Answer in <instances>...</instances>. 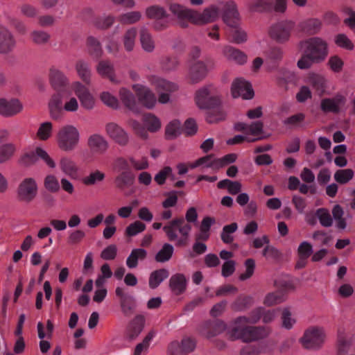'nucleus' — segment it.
<instances>
[{
	"label": "nucleus",
	"instance_id": "18",
	"mask_svg": "<svg viewBox=\"0 0 355 355\" xmlns=\"http://www.w3.org/2000/svg\"><path fill=\"white\" fill-rule=\"evenodd\" d=\"M231 91L234 98L242 97L243 99H251L254 96L251 85L243 78H236L232 83Z\"/></svg>",
	"mask_w": 355,
	"mask_h": 355
},
{
	"label": "nucleus",
	"instance_id": "17",
	"mask_svg": "<svg viewBox=\"0 0 355 355\" xmlns=\"http://www.w3.org/2000/svg\"><path fill=\"white\" fill-rule=\"evenodd\" d=\"M16 44L17 41L13 33L5 26L0 25V53H11Z\"/></svg>",
	"mask_w": 355,
	"mask_h": 355
},
{
	"label": "nucleus",
	"instance_id": "56",
	"mask_svg": "<svg viewBox=\"0 0 355 355\" xmlns=\"http://www.w3.org/2000/svg\"><path fill=\"white\" fill-rule=\"evenodd\" d=\"M285 300L284 294L282 291L268 293L264 299V304L268 306L280 304Z\"/></svg>",
	"mask_w": 355,
	"mask_h": 355
},
{
	"label": "nucleus",
	"instance_id": "42",
	"mask_svg": "<svg viewBox=\"0 0 355 355\" xmlns=\"http://www.w3.org/2000/svg\"><path fill=\"white\" fill-rule=\"evenodd\" d=\"M137 30L135 27L128 28L123 37V43L127 51H132L134 49Z\"/></svg>",
	"mask_w": 355,
	"mask_h": 355
},
{
	"label": "nucleus",
	"instance_id": "25",
	"mask_svg": "<svg viewBox=\"0 0 355 355\" xmlns=\"http://www.w3.org/2000/svg\"><path fill=\"white\" fill-rule=\"evenodd\" d=\"M207 73L206 64L202 61H196L191 64L189 78L193 83H197L204 79Z\"/></svg>",
	"mask_w": 355,
	"mask_h": 355
},
{
	"label": "nucleus",
	"instance_id": "24",
	"mask_svg": "<svg viewBox=\"0 0 355 355\" xmlns=\"http://www.w3.org/2000/svg\"><path fill=\"white\" fill-rule=\"evenodd\" d=\"M22 105L17 99L8 101L0 98V114L4 116H11L20 112Z\"/></svg>",
	"mask_w": 355,
	"mask_h": 355
},
{
	"label": "nucleus",
	"instance_id": "30",
	"mask_svg": "<svg viewBox=\"0 0 355 355\" xmlns=\"http://www.w3.org/2000/svg\"><path fill=\"white\" fill-rule=\"evenodd\" d=\"M169 276L167 269L161 268L153 271L149 276L148 284L151 289L157 288L160 284Z\"/></svg>",
	"mask_w": 355,
	"mask_h": 355
},
{
	"label": "nucleus",
	"instance_id": "6",
	"mask_svg": "<svg viewBox=\"0 0 355 355\" xmlns=\"http://www.w3.org/2000/svg\"><path fill=\"white\" fill-rule=\"evenodd\" d=\"M248 323L237 324L234 320L227 330V334L232 340L241 339L243 342L249 343L267 337L270 329L265 327L247 326Z\"/></svg>",
	"mask_w": 355,
	"mask_h": 355
},
{
	"label": "nucleus",
	"instance_id": "53",
	"mask_svg": "<svg viewBox=\"0 0 355 355\" xmlns=\"http://www.w3.org/2000/svg\"><path fill=\"white\" fill-rule=\"evenodd\" d=\"M315 216L318 218L322 226L331 227L333 224L332 218L327 209L319 208L315 211Z\"/></svg>",
	"mask_w": 355,
	"mask_h": 355
},
{
	"label": "nucleus",
	"instance_id": "7",
	"mask_svg": "<svg viewBox=\"0 0 355 355\" xmlns=\"http://www.w3.org/2000/svg\"><path fill=\"white\" fill-rule=\"evenodd\" d=\"M58 145L64 151H71L79 141L78 129L71 125L61 128L57 135Z\"/></svg>",
	"mask_w": 355,
	"mask_h": 355
},
{
	"label": "nucleus",
	"instance_id": "57",
	"mask_svg": "<svg viewBox=\"0 0 355 355\" xmlns=\"http://www.w3.org/2000/svg\"><path fill=\"white\" fill-rule=\"evenodd\" d=\"M61 170L69 176H74L76 174L77 168L75 163L69 158L64 157L60 160Z\"/></svg>",
	"mask_w": 355,
	"mask_h": 355
},
{
	"label": "nucleus",
	"instance_id": "28",
	"mask_svg": "<svg viewBox=\"0 0 355 355\" xmlns=\"http://www.w3.org/2000/svg\"><path fill=\"white\" fill-rule=\"evenodd\" d=\"M119 96L123 104L133 112H139L137 103L135 95L130 90L121 88L119 91Z\"/></svg>",
	"mask_w": 355,
	"mask_h": 355
},
{
	"label": "nucleus",
	"instance_id": "64",
	"mask_svg": "<svg viewBox=\"0 0 355 355\" xmlns=\"http://www.w3.org/2000/svg\"><path fill=\"white\" fill-rule=\"evenodd\" d=\"M146 229V225L139 220L130 224L125 230V234L128 236H134L142 232Z\"/></svg>",
	"mask_w": 355,
	"mask_h": 355
},
{
	"label": "nucleus",
	"instance_id": "5",
	"mask_svg": "<svg viewBox=\"0 0 355 355\" xmlns=\"http://www.w3.org/2000/svg\"><path fill=\"white\" fill-rule=\"evenodd\" d=\"M300 45L304 49V54L297 61V67L301 69H309L313 63L322 62L328 55L327 43L320 37H311L300 42Z\"/></svg>",
	"mask_w": 355,
	"mask_h": 355
},
{
	"label": "nucleus",
	"instance_id": "52",
	"mask_svg": "<svg viewBox=\"0 0 355 355\" xmlns=\"http://www.w3.org/2000/svg\"><path fill=\"white\" fill-rule=\"evenodd\" d=\"M272 0H254L250 6L252 12H266L272 9Z\"/></svg>",
	"mask_w": 355,
	"mask_h": 355
},
{
	"label": "nucleus",
	"instance_id": "4",
	"mask_svg": "<svg viewBox=\"0 0 355 355\" xmlns=\"http://www.w3.org/2000/svg\"><path fill=\"white\" fill-rule=\"evenodd\" d=\"M197 219L196 209L190 207L187 209L184 218L183 217L173 218L163 227V231L170 241H176L178 246L185 245L192 229L190 223L196 222Z\"/></svg>",
	"mask_w": 355,
	"mask_h": 355
},
{
	"label": "nucleus",
	"instance_id": "58",
	"mask_svg": "<svg viewBox=\"0 0 355 355\" xmlns=\"http://www.w3.org/2000/svg\"><path fill=\"white\" fill-rule=\"evenodd\" d=\"M335 44L340 48L352 51L353 50L354 45L353 42L348 38V37L344 33H340L335 36L334 38Z\"/></svg>",
	"mask_w": 355,
	"mask_h": 355
},
{
	"label": "nucleus",
	"instance_id": "32",
	"mask_svg": "<svg viewBox=\"0 0 355 355\" xmlns=\"http://www.w3.org/2000/svg\"><path fill=\"white\" fill-rule=\"evenodd\" d=\"M139 40L141 47L146 52L151 53L155 45L152 35L146 28H141L139 32Z\"/></svg>",
	"mask_w": 355,
	"mask_h": 355
},
{
	"label": "nucleus",
	"instance_id": "31",
	"mask_svg": "<svg viewBox=\"0 0 355 355\" xmlns=\"http://www.w3.org/2000/svg\"><path fill=\"white\" fill-rule=\"evenodd\" d=\"M144 318L141 315H136L131 321L128 332V337L130 340L135 339L141 332L144 328Z\"/></svg>",
	"mask_w": 355,
	"mask_h": 355
},
{
	"label": "nucleus",
	"instance_id": "44",
	"mask_svg": "<svg viewBox=\"0 0 355 355\" xmlns=\"http://www.w3.org/2000/svg\"><path fill=\"white\" fill-rule=\"evenodd\" d=\"M87 47L89 55L95 58L98 59L103 53L100 42L94 37L89 36L87 39Z\"/></svg>",
	"mask_w": 355,
	"mask_h": 355
},
{
	"label": "nucleus",
	"instance_id": "37",
	"mask_svg": "<svg viewBox=\"0 0 355 355\" xmlns=\"http://www.w3.org/2000/svg\"><path fill=\"white\" fill-rule=\"evenodd\" d=\"M228 35L231 41L236 44H241L247 40L246 33L239 27V23L236 24L234 26H229Z\"/></svg>",
	"mask_w": 355,
	"mask_h": 355
},
{
	"label": "nucleus",
	"instance_id": "38",
	"mask_svg": "<svg viewBox=\"0 0 355 355\" xmlns=\"http://www.w3.org/2000/svg\"><path fill=\"white\" fill-rule=\"evenodd\" d=\"M263 313V307H258L252 310L249 317L239 316L234 320L237 324L239 323H252L255 324L262 318Z\"/></svg>",
	"mask_w": 355,
	"mask_h": 355
},
{
	"label": "nucleus",
	"instance_id": "3",
	"mask_svg": "<svg viewBox=\"0 0 355 355\" xmlns=\"http://www.w3.org/2000/svg\"><path fill=\"white\" fill-rule=\"evenodd\" d=\"M195 100L200 109L209 110L206 117L208 123H216L225 119L226 114L221 106L220 99L213 85H206L197 90Z\"/></svg>",
	"mask_w": 355,
	"mask_h": 355
},
{
	"label": "nucleus",
	"instance_id": "19",
	"mask_svg": "<svg viewBox=\"0 0 355 355\" xmlns=\"http://www.w3.org/2000/svg\"><path fill=\"white\" fill-rule=\"evenodd\" d=\"M107 135L121 146H126L129 142L128 133L115 123H109L105 126Z\"/></svg>",
	"mask_w": 355,
	"mask_h": 355
},
{
	"label": "nucleus",
	"instance_id": "2",
	"mask_svg": "<svg viewBox=\"0 0 355 355\" xmlns=\"http://www.w3.org/2000/svg\"><path fill=\"white\" fill-rule=\"evenodd\" d=\"M49 81L55 90L49 102V112L53 119L58 120L62 115V100L71 94L69 80L62 71L51 68L49 71Z\"/></svg>",
	"mask_w": 355,
	"mask_h": 355
},
{
	"label": "nucleus",
	"instance_id": "21",
	"mask_svg": "<svg viewBox=\"0 0 355 355\" xmlns=\"http://www.w3.org/2000/svg\"><path fill=\"white\" fill-rule=\"evenodd\" d=\"M221 10L223 20L228 26H234L236 24L239 23V13L234 1L226 2L221 7Z\"/></svg>",
	"mask_w": 355,
	"mask_h": 355
},
{
	"label": "nucleus",
	"instance_id": "1",
	"mask_svg": "<svg viewBox=\"0 0 355 355\" xmlns=\"http://www.w3.org/2000/svg\"><path fill=\"white\" fill-rule=\"evenodd\" d=\"M221 8L212 5L199 12L182 5L172 3L169 5V10L177 18L179 25L185 28L188 23L205 24L214 21L219 16Z\"/></svg>",
	"mask_w": 355,
	"mask_h": 355
},
{
	"label": "nucleus",
	"instance_id": "9",
	"mask_svg": "<svg viewBox=\"0 0 355 355\" xmlns=\"http://www.w3.org/2000/svg\"><path fill=\"white\" fill-rule=\"evenodd\" d=\"M38 186L35 179L26 178L18 185L17 197L19 202L30 203L36 198Z\"/></svg>",
	"mask_w": 355,
	"mask_h": 355
},
{
	"label": "nucleus",
	"instance_id": "59",
	"mask_svg": "<svg viewBox=\"0 0 355 355\" xmlns=\"http://www.w3.org/2000/svg\"><path fill=\"white\" fill-rule=\"evenodd\" d=\"M262 255L267 259L277 261L282 257V253L274 246L267 245L262 251Z\"/></svg>",
	"mask_w": 355,
	"mask_h": 355
},
{
	"label": "nucleus",
	"instance_id": "61",
	"mask_svg": "<svg viewBox=\"0 0 355 355\" xmlns=\"http://www.w3.org/2000/svg\"><path fill=\"white\" fill-rule=\"evenodd\" d=\"M104 178L105 174L98 170H96L92 172L89 175L85 177L83 179V182L85 185L91 186L103 181Z\"/></svg>",
	"mask_w": 355,
	"mask_h": 355
},
{
	"label": "nucleus",
	"instance_id": "45",
	"mask_svg": "<svg viewBox=\"0 0 355 355\" xmlns=\"http://www.w3.org/2000/svg\"><path fill=\"white\" fill-rule=\"evenodd\" d=\"M309 83L319 95H322L324 93L326 81L323 76L315 73L311 74L309 77Z\"/></svg>",
	"mask_w": 355,
	"mask_h": 355
},
{
	"label": "nucleus",
	"instance_id": "8",
	"mask_svg": "<svg viewBox=\"0 0 355 355\" xmlns=\"http://www.w3.org/2000/svg\"><path fill=\"white\" fill-rule=\"evenodd\" d=\"M325 334L319 327H311L306 329L303 336L300 339L302 347L306 349L318 350L324 343Z\"/></svg>",
	"mask_w": 355,
	"mask_h": 355
},
{
	"label": "nucleus",
	"instance_id": "62",
	"mask_svg": "<svg viewBox=\"0 0 355 355\" xmlns=\"http://www.w3.org/2000/svg\"><path fill=\"white\" fill-rule=\"evenodd\" d=\"M213 155L204 156L197 159L195 162L191 164L189 166L191 168H194L202 165H204L206 167H214L217 166V163L215 162V159H213Z\"/></svg>",
	"mask_w": 355,
	"mask_h": 355
},
{
	"label": "nucleus",
	"instance_id": "49",
	"mask_svg": "<svg viewBox=\"0 0 355 355\" xmlns=\"http://www.w3.org/2000/svg\"><path fill=\"white\" fill-rule=\"evenodd\" d=\"M142 119L144 124L148 127V130L150 132H156L161 128L159 119L153 114H144Z\"/></svg>",
	"mask_w": 355,
	"mask_h": 355
},
{
	"label": "nucleus",
	"instance_id": "63",
	"mask_svg": "<svg viewBox=\"0 0 355 355\" xmlns=\"http://www.w3.org/2000/svg\"><path fill=\"white\" fill-rule=\"evenodd\" d=\"M31 36L33 42L37 44H44L49 42L51 37V35L44 31H33Z\"/></svg>",
	"mask_w": 355,
	"mask_h": 355
},
{
	"label": "nucleus",
	"instance_id": "41",
	"mask_svg": "<svg viewBox=\"0 0 355 355\" xmlns=\"http://www.w3.org/2000/svg\"><path fill=\"white\" fill-rule=\"evenodd\" d=\"M277 79L279 84L282 85L285 84H296L298 77L294 71L286 69H282L279 71Z\"/></svg>",
	"mask_w": 355,
	"mask_h": 355
},
{
	"label": "nucleus",
	"instance_id": "27",
	"mask_svg": "<svg viewBox=\"0 0 355 355\" xmlns=\"http://www.w3.org/2000/svg\"><path fill=\"white\" fill-rule=\"evenodd\" d=\"M97 72L103 77L108 78L112 83H116L113 64L109 60H101L96 67Z\"/></svg>",
	"mask_w": 355,
	"mask_h": 355
},
{
	"label": "nucleus",
	"instance_id": "51",
	"mask_svg": "<svg viewBox=\"0 0 355 355\" xmlns=\"http://www.w3.org/2000/svg\"><path fill=\"white\" fill-rule=\"evenodd\" d=\"M173 251L174 248L172 245L165 243L155 255V260L160 263L168 261L171 258Z\"/></svg>",
	"mask_w": 355,
	"mask_h": 355
},
{
	"label": "nucleus",
	"instance_id": "29",
	"mask_svg": "<svg viewBox=\"0 0 355 355\" xmlns=\"http://www.w3.org/2000/svg\"><path fill=\"white\" fill-rule=\"evenodd\" d=\"M223 54L228 60L239 64H243L247 61V55L245 53L231 46H225Z\"/></svg>",
	"mask_w": 355,
	"mask_h": 355
},
{
	"label": "nucleus",
	"instance_id": "39",
	"mask_svg": "<svg viewBox=\"0 0 355 355\" xmlns=\"http://www.w3.org/2000/svg\"><path fill=\"white\" fill-rule=\"evenodd\" d=\"M178 58L175 55H165L161 58L159 61L162 71L169 72L175 71L179 65Z\"/></svg>",
	"mask_w": 355,
	"mask_h": 355
},
{
	"label": "nucleus",
	"instance_id": "20",
	"mask_svg": "<svg viewBox=\"0 0 355 355\" xmlns=\"http://www.w3.org/2000/svg\"><path fill=\"white\" fill-rule=\"evenodd\" d=\"M136 92L139 101L148 109H152L156 103L154 94L146 87L136 84L132 86Z\"/></svg>",
	"mask_w": 355,
	"mask_h": 355
},
{
	"label": "nucleus",
	"instance_id": "23",
	"mask_svg": "<svg viewBox=\"0 0 355 355\" xmlns=\"http://www.w3.org/2000/svg\"><path fill=\"white\" fill-rule=\"evenodd\" d=\"M87 146L92 153L98 155L104 154L109 148V144L106 139L99 134H93L89 136Z\"/></svg>",
	"mask_w": 355,
	"mask_h": 355
},
{
	"label": "nucleus",
	"instance_id": "36",
	"mask_svg": "<svg viewBox=\"0 0 355 355\" xmlns=\"http://www.w3.org/2000/svg\"><path fill=\"white\" fill-rule=\"evenodd\" d=\"M147 252L144 249L137 248L131 251L130 255L126 259V265L129 268H135L138 265L139 260L146 259Z\"/></svg>",
	"mask_w": 355,
	"mask_h": 355
},
{
	"label": "nucleus",
	"instance_id": "15",
	"mask_svg": "<svg viewBox=\"0 0 355 355\" xmlns=\"http://www.w3.org/2000/svg\"><path fill=\"white\" fill-rule=\"evenodd\" d=\"M347 103V98L341 94H336L333 98H324L321 100L320 109L324 113L331 112L338 114Z\"/></svg>",
	"mask_w": 355,
	"mask_h": 355
},
{
	"label": "nucleus",
	"instance_id": "40",
	"mask_svg": "<svg viewBox=\"0 0 355 355\" xmlns=\"http://www.w3.org/2000/svg\"><path fill=\"white\" fill-rule=\"evenodd\" d=\"M322 26L321 21L318 19H309L301 24V29L308 35L318 33Z\"/></svg>",
	"mask_w": 355,
	"mask_h": 355
},
{
	"label": "nucleus",
	"instance_id": "54",
	"mask_svg": "<svg viewBox=\"0 0 355 355\" xmlns=\"http://www.w3.org/2000/svg\"><path fill=\"white\" fill-rule=\"evenodd\" d=\"M53 125L51 122H44L40 124L37 137L42 141H46L51 137L52 135Z\"/></svg>",
	"mask_w": 355,
	"mask_h": 355
},
{
	"label": "nucleus",
	"instance_id": "13",
	"mask_svg": "<svg viewBox=\"0 0 355 355\" xmlns=\"http://www.w3.org/2000/svg\"><path fill=\"white\" fill-rule=\"evenodd\" d=\"M71 88L83 108L91 110L94 107L95 98L85 85L79 81H76L72 83Z\"/></svg>",
	"mask_w": 355,
	"mask_h": 355
},
{
	"label": "nucleus",
	"instance_id": "48",
	"mask_svg": "<svg viewBox=\"0 0 355 355\" xmlns=\"http://www.w3.org/2000/svg\"><path fill=\"white\" fill-rule=\"evenodd\" d=\"M238 225L236 223H232L230 225H226L223 227L220 234V239L225 244H230L234 241V236L232 234L237 230Z\"/></svg>",
	"mask_w": 355,
	"mask_h": 355
},
{
	"label": "nucleus",
	"instance_id": "11",
	"mask_svg": "<svg viewBox=\"0 0 355 355\" xmlns=\"http://www.w3.org/2000/svg\"><path fill=\"white\" fill-rule=\"evenodd\" d=\"M146 15L148 19H154L153 28L157 31H163L168 26V14L164 8L153 5L146 9Z\"/></svg>",
	"mask_w": 355,
	"mask_h": 355
},
{
	"label": "nucleus",
	"instance_id": "47",
	"mask_svg": "<svg viewBox=\"0 0 355 355\" xmlns=\"http://www.w3.org/2000/svg\"><path fill=\"white\" fill-rule=\"evenodd\" d=\"M354 172L351 168L338 169L334 175V178L340 184H345L354 178Z\"/></svg>",
	"mask_w": 355,
	"mask_h": 355
},
{
	"label": "nucleus",
	"instance_id": "33",
	"mask_svg": "<svg viewBox=\"0 0 355 355\" xmlns=\"http://www.w3.org/2000/svg\"><path fill=\"white\" fill-rule=\"evenodd\" d=\"M75 67L78 76L83 82L85 85H89L91 83V69L89 63L80 60L76 62Z\"/></svg>",
	"mask_w": 355,
	"mask_h": 355
},
{
	"label": "nucleus",
	"instance_id": "35",
	"mask_svg": "<svg viewBox=\"0 0 355 355\" xmlns=\"http://www.w3.org/2000/svg\"><path fill=\"white\" fill-rule=\"evenodd\" d=\"M253 304V298L248 295H241L231 304V309L234 311H244Z\"/></svg>",
	"mask_w": 355,
	"mask_h": 355
},
{
	"label": "nucleus",
	"instance_id": "60",
	"mask_svg": "<svg viewBox=\"0 0 355 355\" xmlns=\"http://www.w3.org/2000/svg\"><path fill=\"white\" fill-rule=\"evenodd\" d=\"M115 18L112 15L102 16L96 18L94 21L95 26L99 29H107L114 22Z\"/></svg>",
	"mask_w": 355,
	"mask_h": 355
},
{
	"label": "nucleus",
	"instance_id": "12",
	"mask_svg": "<svg viewBox=\"0 0 355 355\" xmlns=\"http://www.w3.org/2000/svg\"><path fill=\"white\" fill-rule=\"evenodd\" d=\"M115 294L119 299V304L122 313L125 317L131 316L137 307V302L135 297L128 293L123 287L117 286Z\"/></svg>",
	"mask_w": 355,
	"mask_h": 355
},
{
	"label": "nucleus",
	"instance_id": "14",
	"mask_svg": "<svg viewBox=\"0 0 355 355\" xmlns=\"http://www.w3.org/2000/svg\"><path fill=\"white\" fill-rule=\"evenodd\" d=\"M150 81L157 92H161L158 98L160 103H168L170 99L168 93L175 91L178 88L175 84L157 76L150 77Z\"/></svg>",
	"mask_w": 355,
	"mask_h": 355
},
{
	"label": "nucleus",
	"instance_id": "10",
	"mask_svg": "<svg viewBox=\"0 0 355 355\" xmlns=\"http://www.w3.org/2000/svg\"><path fill=\"white\" fill-rule=\"evenodd\" d=\"M294 28L295 23L293 21L282 20L270 26L269 35L278 43H284L290 39Z\"/></svg>",
	"mask_w": 355,
	"mask_h": 355
},
{
	"label": "nucleus",
	"instance_id": "55",
	"mask_svg": "<svg viewBox=\"0 0 355 355\" xmlns=\"http://www.w3.org/2000/svg\"><path fill=\"white\" fill-rule=\"evenodd\" d=\"M181 123L178 120L170 122L166 128V137L168 139L175 138L180 134Z\"/></svg>",
	"mask_w": 355,
	"mask_h": 355
},
{
	"label": "nucleus",
	"instance_id": "43",
	"mask_svg": "<svg viewBox=\"0 0 355 355\" xmlns=\"http://www.w3.org/2000/svg\"><path fill=\"white\" fill-rule=\"evenodd\" d=\"M134 178L130 171L121 172L114 180L117 188L124 189L132 184Z\"/></svg>",
	"mask_w": 355,
	"mask_h": 355
},
{
	"label": "nucleus",
	"instance_id": "26",
	"mask_svg": "<svg viewBox=\"0 0 355 355\" xmlns=\"http://www.w3.org/2000/svg\"><path fill=\"white\" fill-rule=\"evenodd\" d=\"M187 284L185 276L180 273L172 275L169 279V288L175 295H180L186 291Z\"/></svg>",
	"mask_w": 355,
	"mask_h": 355
},
{
	"label": "nucleus",
	"instance_id": "46",
	"mask_svg": "<svg viewBox=\"0 0 355 355\" xmlns=\"http://www.w3.org/2000/svg\"><path fill=\"white\" fill-rule=\"evenodd\" d=\"M141 18L139 11H131L118 16L117 20L123 25H130L138 22Z\"/></svg>",
	"mask_w": 355,
	"mask_h": 355
},
{
	"label": "nucleus",
	"instance_id": "16",
	"mask_svg": "<svg viewBox=\"0 0 355 355\" xmlns=\"http://www.w3.org/2000/svg\"><path fill=\"white\" fill-rule=\"evenodd\" d=\"M196 348V342L190 338H184L180 343L171 342L168 347V355H189Z\"/></svg>",
	"mask_w": 355,
	"mask_h": 355
},
{
	"label": "nucleus",
	"instance_id": "22",
	"mask_svg": "<svg viewBox=\"0 0 355 355\" xmlns=\"http://www.w3.org/2000/svg\"><path fill=\"white\" fill-rule=\"evenodd\" d=\"M225 324L220 320L206 321L200 327V334L208 338L214 337L225 329Z\"/></svg>",
	"mask_w": 355,
	"mask_h": 355
},
{
	"label": "nucleus",
	"instance_id": "50",
	"mask_svg": "<svg viewBox=\"0 0 355 355\" xmlns=\"http://www.w3.org/2000/svg\"><path fill=\"white\" fill-rule=\"evenodd\" d=\"M282 327L287 330L291 329L296 322L289 308H284L281 313Z\"/></svg>",
	"mask_w": 355,
	"mask_h": 355
},
{
	"label": "nucleus",
	"instance_id": "34",
	"mask_svg": "<svg viewBox=\"0 0 355 355\" xmlns=\"http://www.w3.org/2000/svg\"><path fill=\"white\" fill-rule=\"evenodd\" d=\"M266 60L270 62L269 67L270 70L275 69L278 63L281 61L283 57V51L281 48L277 46L270 47L266 52Z\"/></svg>",
	"mask_w": 355,
	"mask_h": 355
}]
</instances>
